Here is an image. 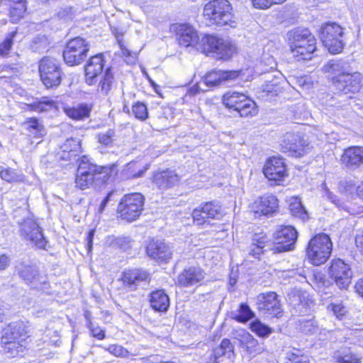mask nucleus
I'll use <instances>...</instances> for the list:
<instances>
[{
  "instance_id": "obj_1",
  "label": "nucleus",
  "mask_w": 363,
  "mask_h": 363,
  "mask_svg": "<svg viewBox=\"0 0 363 363\" xmlns=\"http://www.w3.org/2000/svg\"><path fill=\"white\" fill-rule=\"evenodd\" d=\"M287 36L290 50L298 61L311 59L315 50V38L308 29H294Z\"/></svg>"
},
{
  "instance_id": "obj_2",
  "label": "nucleus",
  "mask_w": 363,
  "mask_h": 363,
  "mask_svg": "<svg viewBox=\"0 0 363 363\" xmlns=\"http://www.w3.org/2000/svg\"><path fill=\"white\" fill-rule=\"evenodd\" d=\"M203 17L209 26H225L233 21V7L228 0H213L203 8Z\"/></svg>"
},
{
  "instance_id": "obj_3",
  "label": "nucleus",
  "mask_w": 363,
  "mask_h": 363,
  "mask_svg": "<svg viewBox=\"0 0 363 363\" xmlns=\"http://www.w3.org/2000/svg\"><path fill=\"white\" fill-rule=\"evenodd\" d=\"M333 244L330 237L320 233L310 240L306 250L308 259L313 265L324 264L330 257Z\"/></svg>"
},
{
  "instance_id": "obj_4",
  "label": "nucleus",
  "mask_w": 363,
  "mask_h": 363,
  "mask_svg": "<svg viewBox=\"0 0 363 363\" xmlns=\"http://www.w3.org/2000/svg\"><path fill=\"white\" fill-rule=\"evenodd\" d=\"M222 101L226 108L237 111L241 117H252L258 113L255 102L242 93L229 91L223 96Z\"/></svg>"
},
{
  "instance_id": "obj_5",
  "label": "nucleus",
  "mask_w": 363,
  "mask_h": 363,
  "mask_svg": "<svg viewBox=\"0 0 363 363\" xmlns=\"http://www.w3.org/2000/svg\"><path fill=\"white\" fill-rule=\"evenodd\" d=\"M198 50L205 53H215L220 59H229L235 52V48L228 40L213 35L203 36L199 43Z\"/></svg>"
},
{
  "instance_id": "obj_6",
  "label": "nucleus",
  "mask_w": 363,
  "mask_h": 363,
  "mask_svg": "<svg viewBox=\"0 0 363 363\" xmlns=\"http://www.w3.org/2000/svg\"><path fill=\"white\" fill-rule=\"evenodd\" d=\"M145 198L140 193L124 195L118 206V213L122 219L129 222L135 220L143 210Z\"/></svg>"
},
{
  "instance_id": "obj_7",
  "label": "nucleus",
  "mask_w": 363,
  "mask_h": 363,
  "mask_svg": "<svg viewBox=\"0 0 363 363\" xmlns=\"http://www.w3.org/2000/svg\"><path fill=\"white\" fill-rule=\"evenodd\" d=\"M343 28L335 23H325L320 29V38L324 46L331 53L340 52L343 49Z\"/></svg>"
},
{
  "instance_id": "obj_8",
  "label": "nucleus",
  "mask_w": 363,
  "mask_h": 363,
  "mask_svg": "<svg viewBox=\"0 0 363 363\" xmlns=\"http://www.w3.org/2000/svg\"><path fill=\"white\" fill-rule=\"evenodd\" d=\"M39 72L43 83L48 88L57 86L61 82V69L58 62L54 58H43L39 63Z\"/></svg>"
},
{
  "instance_id": "obj_9",
  "label": "nucleus",
  "mask_w": 363,
  "mask_h": 363,
  "mask_svg": "<svg viewBox=\"0 0 363 363\" xmlns=\"http://www.w3.org/2000/svg\"><path fill=\"white\" fill-rule=\"evenodd\" d=\"M89 45L86 40L77 37L70 40L63 51L65 63L69 66L81 64L86 57Z\"/></svg>"
},
{
  "instance_id": "obj_10",
  "label": "nucleus",
  "mask_w": 363,
  "mask_h": 363,
  "mask_svg": "<svg viewBox=\"0 0 363 363\" xmlns=\"http://www.w3.org/2000/svg\"><path fill=\"white\" fill-rule=\"evenodd\" d=\"M20 277L30 286V288L39 291H45L49 289L50 283L48 277L32 265L21 264L17 267Z\"/></svg>"
},
{
  "instance_id": "obj_11",
  "label": "nucleus",
  "mask_w": 363,
  "mask_h": 363,
  "mask_svg": "<svg viewBox=\"0 0 363 363\" xmlns=\"http://www.w3.org/2000/svg\"><path fill=\"white\" fill-rule=\"evenodd\" d=\"M101 167L90 163L86 157H83L77 169L76 185L81 189L90 187L95 180L100 179Z\"/></svg>"
},
{
  "instance_id": "obj_12",
  "label": "nucleus",
  "mask_w": 363,
  "mask_h": 363,
  "mask_svg": "<svg viewBox=\"0 0 363 363\" xmlns=\"http://www.w3.org/2000/svg\"><path fill=\"white\" fill-rule=\"evenodd\" d=\"M20 234L23 240L30 242L31 245L40 249L45 248L48 241L43 233V229L35 220L26 219L21 224Z\"/></svg>"
},
{
  "instance_id": "obj_13",
  "label": "nucleus",
  "mask_w": 363,
  "mask_h": 363,
  "mask_svg": "<svg viewBox=\"0 0 363 363\" xmlns=\"http://www.w3.org/2000/svg\"><path fill=\"white\" fill-rule=\"evenodd\" d=\"M362 76L359 72H348L334 77L333 84L335 89L339 94H347L359 92L362 88Z\"/></svg>"
},
{
  "instance_id": "obj_14",
  "label": "nucleus",
  "mask_w": 363,
  "mask_h": 363,
  "mask_svg": "<svg viewBox=\"0 0 363 363\" xmlns=\"http://www.w3.org/2000/svg\"><path fill=\"white\" fill-rule=\"evenodd\" d=\"M330 278L340 289H347L352 277L350 266L340 259L333 260L329 267Z\"/></svg>"
},
{
  "instance_id": "obj_15",
  "label": "nucleus",
  "mask_w": 363,
  "mask_h": 363,
  "mask_svg": "<svg viewBox=\"0 0 363 363\" xmlns=\"http://www.w3.org/2000/svg\"><path fill=\"white\" fill-rule=\"evenodd\" d=\"M257 309L264 315L279 317L282 313L280 301L275 292L262 293L257 296Z\"/></svg>"
},
{
  "instance_id": "obj_16",
  "label": "nucleus",
  "mask_w": 363,
  "mask_h": 363,
  "mask_svg": "<svg viewBox=\"0 0 363 363\" xmlns=\"http://www.w3.org/2000/svg\"><path fill=\"white\" fill-rule=\"evenodd\" d=\"M298 233L291 225L281 226L275 233L276 245L272 250L274 252H282L292 250L297 239Z\"/></svg>"
},
{
  "instance_id": "obj_17",
  "label": "nucleus",
  "mask_w": 363,
  "mask_h": 363,
  "mask_svg": "<svg viewBox=\"0 0 363 363\" xmlns=\"http://www.w3.org/2000/svg\"><path fill=\"white\" fill-rule=\"evenodd\" d=\"M235 338L240 342L242 350L249 356L254 357L261 354L264 348L263 343H259L249 332L240 330L235 333Z\"/></svg>"
},
{
  "instance_id": "obj_18",
  "label": "nucleus",
  "mask_w": 363,
  "mask_h": 363,
  "mask_svg": "<svg viewBox=\"0 0 363 363\" xmlns=\"http://www.w3.org/2000/svg\"><path fill=\"white\" fill-rule=\"evenodd\" d=\"M239 76L238 71H223L216 70L212 71L206 74L204 78L198 83L197 86L199 89L204 91V89L201 87L202 84H205L207 87H214L225 84L227 82H230L235 79Z\"/></svg>"
},
{
  "instance_id": "obj_19",
  "label": "nucleus",
  "mask_w": 363,
  "mask_h": 363,
  "mask_svg": "<svg viewBox=\"0 0 363 363\" xmlns=\"http://www.w3.org/2000/svg\"><path fill=\"white\" fill-rule=\"evenodd\" d=\"M173 30L181 45L189 47L197 45L198 49L199 43L198 33L191 26L186 23L177 24L173 26Z\"/></svg>"
},
{
  "instance_id": "obj_20",
  "label": "nucleus",
  "mask_w": 363,
  "mask_h": 363,
  "mask_svg": "<svg viewBox=\"0 0 363 363\" xmlns=\"http://www.w3.org/2000/svg\"><path fill=\"white\" fill-rule=\"evenodd\" d=\"M278 200L272 194H267L257 198L251 206L252 211L259 215H272L278 209Z\"/></svg>"
},
{
  "instance_id": "obj_21",
  "label": "nucleus",
  "mask_w": 363,
  "mask_h": 363,
  "mask_svg": "<svg viewBox=\"0 0 363 363\" xmlns=\"http://www.w3.org/2000/svg\"><path fill=\"white\" fill-rule=\"evenodd\" d=\"M180 177L175 171L167 169L155 172L152 177V183L160 189L173 187L179 182Z\"/></svg>"
},
{
  "instance_id": "obj_22",
  "label": "nucleus",
  "mask_w": 363,
  "mask_h": 363,
  "mask_svg": "<svg viewBox=\"0 0 363 363\" xmlns=\"http://www.w3.org/2000/svg\"><path fill=\"white\" fill-rule=\"evenodd\" d=\"M286 172V167L283 160L278 157L269 159L263 168L264 176L269 180H281L285 177Z\"/></svg>"
},
{
  "instance_id": "obj_23",
  "label": "nucleus",
  "mask_w": 363,
  "mask_h": 363,
  "mask_svg": "<svg viewBox=\"0 0 363 363\" xmlns=\"http://www.w3.org/2000/svg\"><path fill=\"white\" fill-rule=\"evenodd\" d=\"M104 65V56L98 54L91 57L85 66V80L89 85L97 82V77L102 73Z\"/></svg>"
},
{
  "instance_id": "obj_24",
  "label": "nucleus",
  "mask_w": 363,
  "mask_h": 363,
  "mask_svg": "<svg viewBox=\"0 0 363 363\" xmlns=\"http://www.w3.org/2000/svg\"><path fill=\"white\" fill-rule=\"evenodd\" d=\"M341 162L350 169H356L363 164V147L353 146L345 150Z\"/></svg>"
},
{
  "instance_id": "obj_25",
  "label": "nucleus",
  "mask_w": 363,
  "mask_h": 363,
  "mask_svg": "<svg viewBox=\"0 0 363 363\" xmlns=\"http://www.w3.org/2000/svg\"><path fill=\"white\" fill-rule=\"evenodd\" d=\"M26 326L23 321L10 323L4 330L1 343L11 341H24L26 336Z\"/></svg>"
},
{
  "instance_id": "obj_26",
  "label": "nucleus",
  "mask_w": 363,
  "mask_h": 363,
  "mask_svg": "<svg viewBox=\"0 0 363 363\" xmlns=\"http://www.w3.org/2000/svg\"><path fill=\"white\" fill-rule=\"evenodd\" d=\"M147 253L152 259L167 261L172 258L171 247L161 240H152L147 247Z\"/></svg>"
},
{
  "instance_id": "obj_27",
  "label": "nucleus",
  "mask_w": 363,
  "mask_h": 363,
  "mask_svg": "<svg viewBox=\"0 0 363 363\" xmlns=\"http://www.w3.org/2000/svg\"><path fill=\"white\" fill-rule=\"evenodd\" d=\"M204 278L205 273L201 268L191 267L179 274L178 283L182 286L188 287L200 283Z\"/></svg>"
},
{
  "instance_id": "obj_28",
  "label": "nucleus",
  "mask_w": 363,
  "mask_h": 363,
  "mask_svg": "<svg viewBox=\"0 0 363 363\" xmlns=\"http://www.w3.org/2000/svg\"><path fill=\"white\" fill-rule=\"evenodd\" d=\"M282 147L285 151L292 152L296 157H301L306 152L303 142L298 135H287L283 142Z\"/></svg>"
},
{
  "instance_id": "obj_29",
  "label": "nucleus",
  "mask_w": 363,
  "mask_h": 363,
  "mask_svg": "<svg viewBox=\"0 0 363 363\" xmlns=\"http://www.w3.org/2000/svg\"><path fill=\"white\" fill-rule=\"evenodd\" d=\"M151 307L157 311H166L169 306V298L163 290L153 291L150 297Z\"/></svg>"
},
{
  "instance_id": "obj_30",
  "label": "nucleus",
  "mask_w": 363,
  "mask_h": 363,
  "mask_svg": "<svg viewBox=\"0 0 363 363\" xmlns=\"http://www.w3.org/2000/svg\"><path fill=\"white\" fill-rule=\"evenodd\" d=\"M65 113L70 118L76 121H82L89 117L91 107L87 104H79L77 106L66 107Z\"/></svg>"
},
{
  "instance_id": "obj_31",
  "label": "nucleus",
  "mask_w": 363,
  "mask_h": 363,
  "mask_svg": "<svg viewBox=\"0 0 363 363\" xmlns=\"http://www.w3.org/2000/svg\"><path fill=\"white\" fill-rule=\"evenodd\" d=\"M323 70L325 72L331 73L335 77H339L349 72V65L342 60H332L324 65Z\"/></svg>"
},
{
  "instance_id": "obj_32",
  "label": "nucleus",
  "mask_w": 363,
  "mask_h": 363,
  "mask_svg": "<svg viewBox=\"0 0 363 363\" xmlns=\"http://www.w3.org/2000/svg\"><path fill=\"white\" fill-rule=\"evenodd\" d=\"M148 278L149 274L146 271L135 269L124 272L123 280L128 285H132L147 280Z\"/></svg>"
},
{
  "instance_id": "obj_33",
  "label": "nucleus",
  "mask_w": 363,
  "mask_h": 363,
  "mask_svg": "<svg viewBox=\"0 0 363 363\" xmlns=\"http://www.w3.org/2000/svg\"><path fill=\"white\" fill-rule=\"evenodd\" d=\"M202 207L203 212L207 218L220 219L225 214L222 206L216 202L206 203Z\"/></svg>"
},
{
  "instance_id": "obj_34",
  "label": "nucleus",
  "mask_w": 363,
  "mask_h": 363,
  "mask_svg": "<svg viewBox=\"0 0 363 363\" xmlns=\"http://www.w3.org/2000/svg\"><path fill=\"white\" fill-rule=\"evenodd\" d=\"M114 83V77L110 68L106 69L101 76L98 85V91L102 94H108Z\"/></svg>"
},
{
  "instance_id": "obj_35",
  "label": "nucleus",
  "mask_w": 363,
  "mask_h": 363,
  "mask_svg": "<svg viewBox=\"0 0 363 363\" xmlns=\"http://www.w3.org/2000/svg\"><path fill=\"white\" fill-rule=\"evenodd\" d=\"M233 353V346L228 339H224L222 340L220 345L213 350L214 362L216 363L218 358L224 355H228V357H230Z\"/></svg>"
},
{
  "instance_id": "obj_36",
  "label": "nucleus",
  "mask_w": 363,
  "mask_h": 363,
  "mask_svg": "<svg viewBox=\"0 0 363 363\" xmlns=\"http://www.w3.org/2000/svg\"><path fill=\"white\" fill-rule=\"evenodd\" d=\"M255 315L253 311L246 303H241L237 313H234L233 318L240 323H245Z\"/></svg>"
},
{
  "instance_id": "obj_37",
  "label": "nucleus",
  "mask_w": 363,
  "mask_h": 363,
  "mask_svg": "<svg viewBox=\"0 0 363 363\" xmlns=\"http://www.w3.org/2000/svg\"><path fill=\"white\" fill-rule=\"evenodd\" d=\"M289 209L294 217L299 218L303 220L308 218L307 211L302 206L301 201L297 198L293 199L289 204Z\"/></svg>"
},
{
  "instance_id": "obj_38",
  "label": "nucleus",
  "mask_w": 363,
  "mask_h": 363,
  "mask_svg": "<svg viewBox=\"0 0 363 363\" xmlns=\"http://www.w3.org/2000/svg\"><path fill=\"white\" fill-rule=\"evenodd\" d=\"M11 2L10 13L13 20L16 21L23 17L26 8L24 0H9Z\"/></svg>"
},
{
  "instance_id": "obj_39",
  "label": "nucleus",
  "mask_w": 363,
  "mask_h": 363,
  "mask_svg": "<svg viewBox=\"0 0 363 363\" xmlns=\"http://www.w3.org/2000/svg\"><path fill=\"white\" fill-rule=\"evenodd\" d=\"M250 329L261 337H267L272 333V329L259 320L252 321L250 323Z\"/></svg>"
},
{
  "instance_id": "obj_40",
  "label": "nucleus",
  "mask_w": 363,
  "mask_h": 363,
  "mask_svg": "<svg viewBox=\"0 0 363 363\" xmlns=\"http://www.w3.org/2000/svg\"><path fill=\"white\" fill-rule=\"evenodd\" d=\"M286 358L287 363H310L308 357L295 348L286 354Z\"/></svg>"
},
{
  "instance_id": "obj_41",
  "label": "nucleus",
  "mask_w": 363,
  "mask_h": 363,
  "mask_svg": "<svg viewBox=\"0 0 363 363\" xmlns=\"http://www.w3.org/2000/svg\"><path fill=\"white\" fill-rule=\"evenodd\" d=\"M116 137V132L114 129H108L105 132L99 133L96 135L98 142L104 146H111Z\"/></svg>"
},
{
  "instance_id": "obj_42",
  "label": "nucleus",
  "mask_w": 363,
  "mask_h": 363,
  "mask_svg": "<svg viewBox=\"0 0 363 363\" xmlns=\"http://www.w3.org/2000/svg\"><path fill=\"white\" fill-rule=\"evenodd\" d=\"M0 177L8 182H17L23 179L22 176L14 169L11 168L3 169L1 167H0Z\"/></svg>"
},
{
  "instance_id": "obj_43",
  "label": "nucleus",
  "mask_w": 363,
  "mask_h": 363,
  "mask_svg": "<svg viewBox=\"0 0 363 363\" xmlns=\"http://www.w3.org/2000/svg\"><path fill=\"white\" fill-rule=\"evenodd\" d=\"M23 343L24 341H11V342L1 344L5 352L9 353L11 356L14 357L23 351Z\"/></svg>"
},
{
  "instance_id": "obj_44",
  "label": "nucleus",
  "mask_w": 363,
  "mask_h": 363,
  "mask_svg": "<svg viewBox=\"0 0 363 363\" xmlns=\"http://www.w3.org/2000/svg\"><path fill=\"white\" fill-rule=\"evenodd\" d=\"M53 102L52 101L46 100L45 98L41 100H38L28 105L30 108L37 112L48 111L53 107Z\"/></svg>"
},
{
  "instance_id": "obj_45",
  "label": "nucleus",
  "mask_w": 363,
  "mask_h": 363,
  "mask_svg": "<svg viewBox=\"0 0 363 363\" xmlns=\"http://www.w3.org/2000/svg\"><path fill=\"white\" fill-rule=\"evenodd\" d=\"M328 310L338 319H342L347 313L346 307L342 302H333L328 306Z\"/></svg>"
},
{
  "instance_id": "obj_46",
  "label": "nucleus",
  "mask_w": 363,
  "mask_h": 363,
  "mask_svg": "<svg viewBox=\"0 0 363 363\" xmlns=\"http://www.w3.org/2000/svg\"><path fill=\"white\" fill-rule=\"evenodd\" d=\"M80 141L76 138L67 139L61 146L60 148L63 152H77L80 150Z\"/></svg>"
},
{
  "instance_id": "obj_47",
  "label": "nucleus",
  "mask_w": 363,
  "mask_h": 363,
  "mask_svg": "<svg viewBox=\"0 0 363 363\" xmlns=\"http://www.w3.org/2000/svg\"><path fill=\"white\" fill-rule=\"evenodd\" d=\"M132 112L136 118L141 121H145L148 116L147 106L140 102H138L133 106Z\"/></svg>"
},
{
  "instance_id": "obj_48",
  "label": "nucleus",
  "mask_w": 363,
  "mask_h": 363,
  "mask_svg": "<svg viewBox=\"0 0 363 363\" xmlns=\"http://www.w3.org/2000/svg\"><path fill=\"white\" fill-rule=\"evenodd\" d=\"M16 32L13 31L5 39V40L0 44V55L6 56L13 45V39L16 36Z\"/></svg>"
},
{
  "instance_id": "obj_49",
  "label": "nucleus",
  "mask_w": 363,
  "mask_h": 363,
  "mask_svg": "<svg viewBox=\"0 0 363 363\" xmlns=\"http://www.w3.org/2000/svg\"><path fill=\"white\" fill-rule=\"evenodd\" d=\"M325 196L329 199L333 203H334L338 208L344 209L349 213L354 214V212H352L349 210V208L342 201H341L335 195L332 194L328 189H325Z\"/></svg>"
},
{
  "instance_id": "obj_50",
  "label": "nucleus",
  "mask_w": 363,
  "mask_h": 363,
  "mask_svg": "<svg viewBox=\"0 0 363 363\" xmlns=\"http://www.w3.org/2000/svg\"><path fill=\"white\" fill-rule=\"evenodd\" d=\"M104 348L117 357H127L129 354L128 351L125 348L118 345H110L107 347Z\"/></svg>"
},
{
  "instance_id": "obj_51",
  "label": "nucleus",
  "mask_w": 363,
  "mask_h": 363,
  "mask_svg": "<svg viewBox=\"0 0 363 363\" xmlns=\"http://www.w3.org/2000/svg\"><path fill=\"white\" fill-rule=\"evenodd\" d=\"M254 241L256 242L252 244L250 253L253 256H257L262 252L263 249L266 246V242L264 238H262L260 240L255 238Z\"/></svg>"
},
{
  "instance_id": "obj_52",
  "label": "nucleus",
  "mask_w": 363,
  "mask_h": 363,
  "mask_svg": "<svg viewBox=\"0 0 363 363\" xmlns=\"http://www.w3.org/2000/svg\"><path fill=\"white\" fill-rule=\"evenodd\" d=\"M118 45L121 48V55L123 57H126L125 60L128 63H134L136 60V53L135 52H131L129 51L124 45V44L122 43L121 40H118Z\"/></svg>"
},
{
  "instance_id": "obj_53",
  "label": "nucleus",
  "mask_w": 363,
  "mask_h": 363,
  "mask_svg": "<svg viewBox=\"0 0 363 363\" xmlns=\"http://www.w3.org/2000/svg\"><path fill=\"white\" fill-rule=\"evenodd\" d=\"M192 218L194 222L197 225H202L207 222V218L203 212V207L201 208H196L192 213Z\"/></svg>"
},
{
  "instance_id": "obj_54",
  "label": "nucleus",
  "mask_w": 363,
  "mask_h": 363,
  "mask_svg": "<svg viewBox=\"0 0 363 363\" xmlns=\"http://www.w3.org/2000/svg\"><path fill=\"white\" fill-rule=\"evenodd\" d=\"M89 328L93 337H96L98 340H103L105 338V331L100 327L94 326L89 321Z\"/></svg>"
},
{
  "instance_id": "obj_55",
  "label": "nucleus",
  "mask_w": 363,
  "mask_h": 363,
  "mask_svg": "<svg viewBox=\"0 0 363 363\" xmlns=\"http://www.w3.org/2000/svg\"><path fill=\"white\" fill-rule=\"evenodd\" d=\"M254 7L260 9H266L274 4L273 0H252Z\"/></svg>"
},
{
  "instance_id": "obj_56",
  "label": "nucleus",
  "mask_w": 363,
  "mask_h": 363,
  "mask_svg": "<svg viewBox=\"0 0 363 363\" xmlns=\"http://www.w3.org/2000/svg\"><path fill=\"white\" fill-rule=\"evenodd\" d=\"M72 9L71 7H66L65 9H61L57 13V16L64 20H69L72 18Z\"/></svg>"
},
{
  "instance_id": "obj_57",
  "label": "nucleus",
  "mask_w": 363,
  "mask_h": 363,
  "mask_svg": "<svg viewBox=\"0 0 363 363\" xmlns=\"http://www.w3.org/2000/svg\"><path fill=\"white\" fill-rule=\"evenodd\" d=\"M337 362L340 363H359V359L351 354H346L343 357H337Z\"/></svg>"
},
{
  "instance_id": "obj_58",
  "label": "nucleus",
  "mask_w": 363,
  "mask_h": 363,
  "mask_svg": "<svg viewBox=\"0 0 363 363\" xmlns=\"http://www.w3.org/2000/svg\"><path fill=\"white\" fill-rule=\"evenodd\" d=\"M38 128H36L35 130L28 132L30 136H32L34 138H41L46 134V131L41 123L38 125Z\"/></svg>"
},
{
  "instance_id": "obj_59",
  "label": "nucleus",
  "mask_w": 363,
  "mask_h": 363,
  "mask_svg": "<svg viewBox=\"0 0 363 363\" xmlns=\"http://www.w3.org/2000/svg\"><path fill=\"white\" fill-rule=\"evenodd\" d=\"M38 128H36L35 130L28 132L30 136H32L34 138H41L46 134V131L41 123L38 125Z\"/></svg>"
},
{
  "instance_id": "obj_60",
  "label": "nucleus",
  "mask_w": 363,
  "mask_h": 363,
  "mask_svg": "<svg viewBox=\"0 0 363 363\" xmlns=\"http://www.w3.org/2000/svg\"><path fill=\"white\" fill-rule=\"evenodd\" d=\"M26 129L28 132L31 130H35L36 128H38V125L40 123L38 121V119L35 118H28L26 122Z\"/></svg>"
},
{
  "instance_id": "obj_61",
  "label": "nucleus",
  "mask_w": 363,
  "mask_h": 363,
  "mask_svg": "<svg viewBox=\"0 0 363 363\" xmlns=\"http://www.w3.org/2000/svg\"><path fill=\"white\" fill-rule=\"evenodd\" d=\"M10 257L5 255H0V271L6 269L10 264Z\"/></svg>"
},
{
  "instance_id": "obj_62",
  "label": "nucleus",
  "mask_w": 363,
  "mask_h": 363,
  "mask_svg": "<svg viewBox=\"0 0 363 363\" xmlns=\"http://www.w3.org/2000/svg\"><path fill=\"white\" fill-rule=\"evenodd\" d=\"M355 244L357 250L363 254V232L356 235Z\"/></svg>"
},
{
  "instance_id": "obj_63",
  "label": "nucleus",
  "mask_w": 363,
  "mask_h": 363,
  "mask_svg": "<svg viewBox=\"0 0 363 363\" xmlns=\"http://www.w3.org/2000/svg\"><path fill=\"white\" fill-rule=\"evenodd\" d=\"M355 291L363 298V277L358 279L354 286Z\"/></svg>"
},
{
  "instance_id": "obj_64",
  "label": "nucleus",
  "mask_w": 363,
  "mask_h": 363,
  "mask_svg": "<svg viewBox=\"0 0 363 363\" xmlns=\"http://www.w3.org/2000/svg\"><path fill=\"white\" fill-rule=\"evenodd\" d=\"M116 244L117 247L124 250L128 247V241L125 238H117Z\"/></svg>"
}]
</instances>
